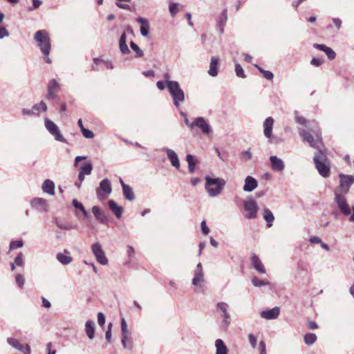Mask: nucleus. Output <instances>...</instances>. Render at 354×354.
Returning a JSON list of instances; mask_svg holds the SVG:
<instances>
[{"mask_svg":"<svg viewBox=\"0 0 354 354\" xmlns=\"http://www.w3.org/2000/svg\"><path fill=\"white\" fill-rule=\"evenodd\" d=\"M201 230L204 235H207L209 232V229L206 225V222L205 221L201 222Z\"/></svg>","mask_w":354,"mask_h":354,"instance_id":"680f3d73","label":"nucleus"},{"mask_svg":"<svg viewBox=\"0 0 354 354\" xmlns=\"http://www.w3.org/2000/svg\"><path fill=\"white\" fill-rule=\"evenodd\" d=\"M257 180L254 178L248 176L245 179L243 190L247 192H252L254 189L257 187Z\"/></svg>","mask_w":354,"mask_h":354,"instance_id":"b1692460","label":"nucleus"},{"mask_svg":"<svg viewBox=\"0 0 354 354\" xmlns=\"http://www.w3.org/2000/svg\"><path fill=\"white\" fill-rule=\"evenodd\" d=\"M15 280H16V283H17V285L20 288H22V286L24 284V281H25L24 277L21 274H18L15 277Z\"/></svg>","mask_w":354,"mask_h":354,"instance_id":"5fc2aeb1","label":"nucleus"},{"mask_svg":"<svg viewBox=\"0 0 354 354\" xmlns=\"http://www.w3.org/2000/svg\"><path fill=\"white\" fill-rule=\"evenodd\" d=\"M192 127H197L203 133L209 134L212 130L208 122L203 117L196 118L192 122Z\"/></svg>","mask_w":354,"mask_h":354,"instance_id":"f3484780","label":"nucleus"},{"mask_svg":"<svg viewBox=\"0 0 354 354\" xmlns=\"http://www.w3.org/2000/svg\"><path fill=\"white\" fill-rule=\"evenodd\" d=\"M127 37L125 32H123L119 39V46L122 54H128L130 50L127 45Z\"/></svg>","mask_w":354,"mask_h":354,"instance_id":"473e14b6","label":"nucleus"},{"mask_svg":"<svg viewBox=\"0 0 354 354\" xmlns=\"http://www.w3.org/2000/svg\"><path fill=\"white\" fill-rule=\"evenodd\" d=\"M108 205L111 211L115 214L116 218H120L123 213V207L119 206L113 200H109Z\"/></svg>","mask_w":354,"mask_h":354,"instance_id":"bb28decb","label":"nucleus"},{"mask_svg":"<svg viewBox=\"0 0 354 354\" xmlns=\"http://www.w3.org/2000/svg\"><path fill=\"white\" fill-rule=\"evenodd\" d=\"M335 198L334 201L336 203L337 207L340 212L344 216H349L351 214V207L348 203V201L345 197L346 194L339 192V190H335Z\"/></svg>","mask_w":354,"mask_h":354,"instance_id":"39448f33","label":"nucleus"},{"mask_svg":"<svg viewBox=\"0 0 354 354\" xmlns=\"http://www.w3.org/2000/svg\"><path fill=\"white\" fill-rule=\"evenodd\" d=\"M9 35V32L4 27H0V39Z\"/></svg>","mask_w":354,"mask_h":354,"instance_id":"0e129e2a","label":"nucleus"},{"mask_svg":"<svg viewBox=\"0 0 354 354\" xmlns=\"http://www.w3.org/2000/svg\"><path fill=\"white\" fill-rule=\"evenodd\" d=\"M216 306L223 313V320L221 323V327L226 329L230 324V315L227 311L229 306L225 302H218Z\"/></svg>","mask_w":354,"mask_h":354,"instance_id":"ddd939ff","label":"nucleus"},{"mask_svg":"<svg viewBox=\"0 0 354 354\" xmlns=\"http://www.w3.org/2000/svg\"><path fill=\"white\" fill-rule=\"evenodd\" d=\"M121 333H122V339L121 342L124 348L132 349L133 344L132 341L130 338H129V332L128 330L127 324L124 319V318H122L121 319Z\"/></svg>","mask_w":354,"mask_h":354,"instance_id":"1a4fd4ad","label":"nucleus"},{"mask_svg":"<svg viewBox=\"0 0 354 354\" xmlns=\"http://www.w3.org/2000/svg\"><path fill=\"white\" fill-rule=\"evenodd\" d=\"M72 204L75 208L80 209L85 217H88V213L80 202H79L77 199H73Z\"/></svg>","mask_w":354,"mask_h":354,"instance_id":"ea45409f","label":"nucleus"},{"mask_svg":"<svg viewBox=\"0 0 354 354\" xmlns=\"http://www.w3.org/2000/svg\"><path fill=\"white\" fill-rule=\"evenodd\" d=\"M15 263L18 266H21L24 264L22 254L20 252L15 259Z\"/></svg>","mask_w":354,"mask_h":354,"instance_id":"bf43d9fd","label":"nucleus"},{"mask_svg":"<svg viewBox=\"0 0 354 354\" xmlns=\"http://www.w3.org/2000/svg\"><path fill=\"white\" fill-rule=\"evenodd\" d=\"M272 169L274 171H281L284 169V163L283 160L277 156H270Z\"/></svg>","mask_w":354,"mask_h":354,"instance_id":"a878e982","label":"nucleus"},{"mask_svg":"<svg viewBox=\"0 0 354 354\" xmlns=\"http://www.w3.org/2000/svg\"><path fill=\"white\" fill-rule=\"evenodd\" d=\"M244 209L248 213L245 217L248 219L254 218L257 217L258 210V205L254 200H248L244 202Z\"/></svg>","mask_w":354,"mask_h":354,"instance_id":"4468645a","label":"nucleus"},{"mask_svg":"<svg viewBox=\"0 0 354 354\" xmlns=\"http://www.w3.org/2000/svg\"><path fill=\"white\" fill-rule=\"evenodd\" d=\"M30 204L33 209L39 212L47 213L49 211L48 201L43 198H33L31 199Z\"/></svg>","mask_w":354,"mask_h":354,"instance_id":"f8f14e48","label":"nucleus"},{"mask_svg":"<svg viewBox=\"0 0 354 354\" xmlns=\"http://www.w3.org/2000/svg\"><path fill=\"white\" fill-rule=\"evenodd\" d=\"M205 282L204 272L201 263H198L194 271V278L192 279V284L195 286H201Z\"/></svg>","mask_w":354,"mask_h":354,"instance_id":"dca6fc26","label":"nucleus"},{"mask_svg":"<svg viewBox=\"0 0 354 354\" xmlns=\"http://www.w3.org/2000/svg\"><path fill=\"white\" fill-rule=\"evenodd\" d=\"M59 86V83L55 79L50 80L48 85V93L46 95V98L48 100L55 99L56 97V93L57 92Z\"/></svg>","mask_w":354,"mask_h":354,"instance_id":"4be33fe9","label":"nucleus"},{"mask_svg":"<svg viewBox=\"0 0 354 354\" xmlns=\"http://www.w3.org/2000/svg\"><path fill=\"white\" fill-rule=\"evenodd\" d=\"M92 213L95 216V218L102 223L106 224L108 223V218L105 215L104 212L102 210L99 206H93L92 207Z\"/></svg>","mask_w":354,"mask_h":354,"instance_id":"5701e85b","label":"nucleus"},{"mask_svg":"<svg viewBox=\"0 0 354 354\" xmlns=\"http://www.w3.org/2000/svg\"><path fill=\"white\" fill-rule=\"evenodd\" d=\"M116 6L121 9L124 10H129L130 6L129 5L131 3V0H116Z\"/></svg>","mask_w":354,"mask_h":354,"instance_id":"79ce46f5","label":"nucleus"},{"mask_svg":"<svg viewBox=\"0 0 354 354\" xmlns=\"http://www.w3.org/2000/svg\"><path fill=\"white\" fill-rule=\"evenodd\" d=\"M308 327L309 329L315 330L318 328V325L316 322L310 320L308 322Z\"/></svg>","mask_w":354,"mask_h":354,"instance_id":"774afa93","label":"nucleus"},{"mask_svg":"<svg viewBox=\"0 0 354 354\" xmlns=\"http://www.w3.org/2000/svg\"><path fill=\"white\" fill-rule=\"evenodd\" d=\"M227 19V10H223L218 21V26L221 33L223 32V28Z\"/></svg>","mask_w":354,"mask_h":354,"instance_id":"e433bc0d","label":"nucleus"},{"mask_svg":"<svg viewBox=\"0 0 354 354\" xmlns=\"http://www.w3.org/2000/svg\"><path fill=\"white\" fill-rule=\"evenodd\" d=\"M296 120L298 123L305 125L308 132H312L317 138V140H322L321 130L316 121L306 120L304 118L301 116H296Z\"/></svg>","mask_w":354,"mask_h":354,"instance_id":"423d86ee","label":"nucleus"},{"mask_svg":"<svg viewBox=\"0 0 354 354\" xmlns=\"http://www.w3.org/2000/svg\"><path fill=\"white\" fill-rule=\"evenodd\" d=\"M236 74L238 77L244 78L245 77L243 68L239 64H236L235 66Z\"/></svg>","mask_w":354,"mask_h":354,"instance_id":"8fccbe9b","label":"nucleus"},{"mask_svg":"<svg viewBox=\"0 0 354 354\" xmlns=\"http://www.w3.org/2000/svg\"><path fill=\"white\" fill-rule=\"evenodd\" d=\"M258 70L263 74V77L268 80H272L274 77V75L271 71H266L260 66L255 65Z\"/></svg>","mask_w":354,"mask_h":354,"instance_id":"c03bdc74","label":"nucleus"},{"mask_svg":"<svg viewBox=\"0 0 354 354\" xmlns=\"http://www.w3.org/2000/svg\"><path fill=\"white\" fill-rule=\"evenodd\" d=\"M339 185L335 190H339L343 194H348L350 187L354 184V176L353 175L339 174Z\"/></svg>","mask_w":354,"mask_h":354,"instance_id":"6e6552de","label":"nucleus"},{"mask_svg":"<svg viewBox=\"0 0 354 354\" xmlns=\"http://www.w3.org/2000/svg\"><path fill=\"white\" fill-rule=\"evenodd\" d=\"M168 90L172 96L174 104L178 108L180 104L185 100L184 91L180 88L178 82H169Z\"/></svg>","mask_w":354,"mask_h":354,"instance_id":"20e7f679","label":"nucleus"},{"mask_svg":"<svg viewBox=\"0 0 354 354\" xmlns=\"http://www.w3.org/2000/svg\"><path fill=\"white\" fill-rule=\"evenodd\" d=\"M168 160H170L171 164L175 167L176 169H179L180 167V162L178 160V156H167Z\"/></svg>","mask_w":354,"mask_h":354,"instance_id":"09e8293b","label":"nucleus"},{"mask_svg":"<svg viewBox=\"0 0 354 354\" xmlns=\"http://www.w3.org/2000/svg\"><path fill=\"white\" fill-rule=\"evenodd\" d=\"M279 313L280 308L279 307H274L272 309L261 311V317L266 319H274L279 317Z\"/></svg>","mask_w":354,"mask_h":354,"instance_id":"aec40b11","label":"nucleus"},{"mask_svg":"<svg viewBox=\"0 0 354 354\" xmlns=\"http://www.w3.org/2000/svg\"><path fill=\"white\" fill-rule=\"evenodd\" d=\"M45 127L56 140L66 142V139L61 134L59 127L48 118L45 119Z\"/></svg>","mask_w":354,"mask_h":354,"instance_id":"9d476101","label":"nucleus"},{"mask_svg":"<svg viewBox=\"0 0 354 354\" xmlns=\"http://www.w3.org/2000/svg\"><path fill=\"white\" fill-rule=\"evenodd\" d=\"M188 162L189 171L192 173L194 171L195 165L197 162L196 156H186Z\"/></svg>","mask_w":354,"mask_h":354,"instance_id":"a19ab883","label":"nucleus"},{"mask_svg":"<svg viewBox=\"0 0 354 354\" xmlns=\"http://www.w3.org/2000/svg\"><path fill=\"white\" fill-rule=\"evenodd\" d=\"M130 46L133 51L136 53V57H142L144 55L143 51L139 48V46L133 41L130 42Z\"/></svg>","mask_w":354,"mask_h":354,"instance_id":"a18cd8bd","label":"nucleus"},{"mask_svg":"<svg viewBox=\"0 0 354 354\" xmlns=\"http://www.w3.org/2000/svg\"><path fill=\"white\" fill-rule=\"evenodd\" d=\"M41 189L44 193L53 196L55 195V183L51 180L46 179L42 184Z\"/></svg>","mask_w":354,"mask_h":354,"instance_id":"cd10ccee","label":"nucleus"},{"mask_svg":"<svg viewBox=\"0 0 354 354\" xmlns=\"http://www.w3.org/2000/svg\"><path fill=\"white\" fill-rule=\"evenodd\" d=\"M7 342L11 346L21 352H23L24 354H30V348L28 344L24 347L17 339L12 337L8 338Z\"/></svg>","mask_w":354,"mask_h":354,"instance_id":"6ab92c4d","label":"nucleus"},{"mask_svg":"<svg viewBox=\"0 0 354 354\" xmlns=\"http://www.w3.org/2000/svg\"><path fill=\"white\" fill-rule=\"evenodd\" d=\"M250 261L252 267L259 273H266V269L260 259L254 253L251 254Z\"/></svg>","mask_w":354,"mask_h":354,"instance_id":"412c9836","label":"nucleus"},{"mask_svg":"<svg viewBox=\"0 0 354 354\" xmlns=\"http://www.w3.org/2000/svg\"><path fill=\"white\" fill-rule=\"evenodd\" d=\"M274 124V119L272 117L267 118L263 122V133L264 136L269 139L270 142H274V136L272 131Z\"/></svg>","mask_w":354,"mask_h":354,"instance_id":"a211bd4d","label":"nucleus"},{"mask_svg":"<svg viewBox=\"0 0 354 354\" xmlns=\"http://www.w3.org/2000/svg\"><path fill=\"white\" fill-rule=\"evenodd\" d=\"M225 185V181L219 178L205 177V189L210 197L219 195Z\"/></svg>","mask_w":354,"mask_h":354,"instance_id":"f03ea898","label":"nucleus"},{"mask_svg":"<svg viewBox=\"0 0 354 354\" xmlns=\"http://www.w3.org/2000/svg\"><path fill=\"white\" fill-rule=\"evenodd\" d=\"M111 192L112 187L110 180L108 178H104L100 183V186L96 189L97 198L100 201H103L108 198Z\"/></svg>","mask_w":354,"mask_h":354,"instance_id":"0eeeda50","label":"nucleus"},{"mask_svg":"<svg viewBox=\"0 0 354 354\" xmlns=\"http://www.w3.org/2000/svg\"><path fill=\"white\" fill-rule=\"evenodd\" d=\"M55 225L62 230H71L77 229V225H74L71 223L65 222L62 221L61 218H56L55 219Z\"/></svg>","mask_w":354,"mask_h":354,"instance_id":"c756f323","label":"nucleus"},{"mask_svg":"<svg viewBox=\"0 0 354 354\" xmlns=\"http://www.w3.org/2000/svg\"><path fill=\"white\" fill-rule=\"evenodd\" d=\"M24 242L22 240H17V241H12L10 243V250H13L17 248H20L23 247Z\"/></svg>","mask_w":354,"mask_h":354,"instance_id":"49530a36","label":"nucleus"},{"mask_svg":"<svg viewBox=\"0 0 354 354\" xmlns=\"http://www.w3.org/2000/svg\"><path fill=\"white\" fill-rule=\"evenodd\" d=\"M97 322L100 326H103L105 324V316L104 313L100 312L97 313Z\"/></svg>","mask_w":354,"mask_h":354,"instance_id":"6e6d98bb","label":"nucleus"},{"mask_svg":"<svg viewBox=\"0 0 354 354\" xmlns=\"http://www.w3.org/2000/svg\"><path fill=\"white\" fill-rule=\"evenodd\" d=\"M263 218L267 222V226L270 227L273 225V221L274 220V216L272 212L268 208H265L263 212Z\"/></svg>","mask_w":354,"mask_h":354,"instance_id":"72a5a7b5","label":"nucleus"},{"mask_svg":"<svg viewBox=\"0 0 354 354\" xmlns=\"http://www.w3.org/2000/svg\"><path fill=\"white\" fill-rule=\"evenodd\" d=\"M317 340V336L314 333H307L304 336V342L308 346L313 345Z\"/></svg>","mask_w":354,"mask_h":354,"instance_id":"4c0bfd02","label":"nucleus"},{"mask_svg":"<svg viewBox=\"0 0 354 354\" xmlns=\"http://www.w3.org/2000/svg\"><path fill=\"white\" fill-rule=\"evenodd\" d=\"M218 59L216 57L211 58L208 74L212 77H216L218 75Z\"/></svg>","mask_w":354,"mask_h":354,"instance_id":"7c9ffc66","label":"nucleus"},{"mask_svg":"<svg viewBox=\"0 0 354 354\" xmlns=\"http://www.w3.org/2000/svg\"><path fill=\"white\" fill-rule=\"evenodd\" d=\"M311 64L315 66H320L323 64V61L318 58H313L311 62Z\"/></svg>","mask_w":354,"mask_h":354,"instance_id":"69168bd1","label":"nucleus"},{"mask_svg":"<svg viewBox=\"0 0 354 354\" xmlns=\"http://www.w3.org/2000/svg\"><path fill=\"white\" fill-rule=\"evenodd\" d=\"M111 328H112V323H109L107 327V330L105 333V338L108 342H110L111 340Z\"/></svg>","mask_w":354,"mask_h":354,"instance_id":"864d4df0","label":"nucleus"},{"mask_svg":"<svg viewBox=\"0 0 354 354\" xmlns=\"http://www.w3.org/2000/svg\"><path fill=\"white\" fill-rule=\"evenodd\" d=\"M32 108L35 112V114H37L41 111H46L47 109V106L43 101H41L39 104H35Z\"/></svg>","mask_w":354,"mask_h":354,"instance_id":"37998d69","label":"nucleus"},{"mask_svg":"<svg viewBox=\"0 0 354 354\" xmlns=\"http://www.w3.org/2000/svg\"><path fill=\"white\" fill-rule=\"evenodd\" d=\"M309 241L313 244H318V243H322L321 239L316 236L310 237Z\"/></svg>","mask_w":354,"mask_h":354,"instance_id":"338daca9","label":"nucleus"},{"mask_svg":"<svg viewBox=\"0 0 354 354\" xmlns=\"http://www.w3.org/2000/svg\"><path fill=\"white\" fill-rule=\"evenodd\" d=\"M216 354H227V348L224 344L223 341L218 339L215 342Z\"/></svg>","mask_w":354,"mask_h":354,"instance_id":"f704fd0d","label":"nucleus"},{"mask_svg":"<svg viewBox=\"0 0 354 354\" xmlns=\"http://www.w3.org/2000/svg\"><path fill=\"white\" fill-rule=\"evenodd\" d=\"M248 339L251 346L254 348L257 346V338L252 334H250Z\"/></svg>","mask_w":354,"mask_h":354,"instance_id":"e2e57ef3","label":"nucleus"},{"mask_svg":"<svg viewBox=\"0 0 354 354\" xmlns=\"http://www.w3.org/2000/svg\"><path fill=\"white\" fill-rule=\"evenodd\" d=\"M41 5V1L40 0H32V6L28 8L29 11H32L38 8Z\"/></svg>","mask_w":354,"mask_h":354,"instance_id":"13d9d810","label":"nucleus"},{"mask_svg":"<svg viewBox=\"0 0 354 354\" xmlns=\"http://www.w3.org/2000/svg\"><path fill=\"white\" fill-rule=\"evenodd\" d=\"M34 39L40 48L45 62L50 64L51 59L49 58V54L51 44L48 32L46 30H38L35 33Z\"/></svg>","mask_w":354,"mask_h":354,"instance_id":"f257e3e1","label":"nucleus"},{"mask_svg":"<svg viewBox=\"0 0 354 354\" xmlns=\"http://www.w3.org/2000/svg\"><path fill=\"white\" fill-rule=\"evenodd\" d=\"M81 131H82L83 136L86 138H93L94 137V133L91 131H90L86 128H84Z\"/></svg>","mask_w":354,"mask_h":354,"instance_id":"4d7b16f0","label":"nucleus"},{"mask_svg":"<svg viewBox=\"0 0 354 354\" xmlns=\"http://www.w3.org/2000/svg\"><path fill=\"white\" fill-rule=\"evenodd\" d=\"M95 325L92 320H88L85 324V331L90 339H93L95 335Z\"/></svg>","mask_w":354,"mask_h":354,"instance_id":"2f4dec72","label":"nucleus"},{"mask_svg":"<svg viewBox=\"0 0 354 354\" xmlns=\"http://www.w3.org/2000/svg\"><path fill=\"white\" fill-rule=\"evenodd\" d=\"M69 254L70 252L67 250H64V253H57L56 258L60 263L66 266L70 264L73 261V258Z\"/></svg>","mask_w":354,"mask_h":354,"instance_id":"393cba45","label":"nucleus"},{"mask_svg":"<svg viewBox=\"0 0 354 354\" xmlns=\"http://www.w3.org/2000/svg\"><path fill=\"white\" fill-rule=\"evenodd\" d=\"M325 53L328 56V59L330 60L334 59L336 56V53H335V51L329 47H328L327 49L325 50Z\"/></svg>","mask_w":354,"mask_h":354,"instance_id":"603ef678","label":"nucleus"},{"mask_svg":"<svg viewBox=\"0 0 354 354\" xmlns=\"http://www.w3.org/2000/svg\"><path fill=\"white\" fill-rule=\"evenodd\" d=\"M21 113L24 116H26V115L32 116V115H35V112L34 111L32 107L31 109H23L21 111Z\"/></svg>","mask_w":354,"mask_h":354,"instance_id":"052dcab7","label":"nucleus"},{"mask_svg":"<svg viewBox=\"0 0 354 354\" xmlns=\"http://www.w3.org/2000/svg\"><path fill=\"white\" fill-rule=\"evenodd\" d=\"M252 284L256 287H261L269 284V282H266L263 280L259 279L257 277H254L252 279Z\"/></svg>","mask_w":354,"mask_h":354,"instance_id":"de8ad7c7","label":"nucleus"},{"mask_svg":"<svg viewBox=\"0 0 354 354\" xmlns=\"http://www.w3.org/2000/svg\"><path fill=\"white\" fill-rule=\"evenodd\" d=\"M299 135L302 138L304 141L307 142L310 147H319V145L322 140H317L316 136H313L310 132L306 129L299 130Z\"/></svg>","mask_w":354,"mask_h":354,"instance_id":"2eb2a0df","label":"nucleus"},{"mask_svg":"<svg viewBox=\"0 0 354 354\" xmlns=\"http://www.w3.org/2000/svg\"><path fill=\"white\" fill-rule=\"evenodd\" d=\"M91 250L99 263L103 266L108 263V259L106 258L100 243L96 242L93 243L91 246Z\"/></svg>","mask_w":354,"mask_h":354,"instance_id":"9b49d317","label":"nucleus"},{"mask_svg":"<svg viewBox=\"0 0 354 354\" xmlns=\"http://www.w3.org/2000/svg\"><path fill=\"white\" fill-rule=\"evenodd\" d=\"M92 168L93 166L90 162H85L83 163V165L80 167V171L84 174L89 175L91 173Z\"/></svg>","mask_w":354,"mask_h":354,"instance_id":"58836bf2","label":"nucleus"},{"mask_svg":"<svg viewBox=\"0 0 354 354\" xmlns=\"http://www.w3.org/2000/svg\"><path fill=\"white\" fill-rule=\"evenodd\" d=\"M122 192L123 195L127 200L132 201L135 199L134 192L129 185L123 186Z\"/></svg>","mask_w":354,"mask_h":354,"instance_id":"c9c22d12","label":"nucleus"},{"mask_svg":"<svg viewBox=\"0 0 354 354\" xmlns=\"http://www.w3.org/2000/svg\"><path fill=\"white\" fill-rule=\"evenodd\" d=\"M136 20L142 25L140 26V34L142 36L148 37L149 33V23L148 19L142 17H138Z\"/></svg>","mask_w":354,"mask_h":354,"instance_id":"c85d7f7f","label":"nucleus"},{"mask_svg":"<svg viewBox=\"0 0 354 354\" xmlns=\"http://www.w3.org/2000/svg\"><path fill=\"white\" fill-rule=\"evenodd\" d=\"M169 12L171 16H175L176 13L179 11L178 5L176 3H171L169 7Z\"/></svg>","mask_w":354,"mask_h":354,"instance_id":"3c124183","label":"nucleus"},{"mask_svg":"<svg viewBox=\"0 0 354 354\" xmlns=\"http://www.w3.org/2000/svg\"><path fill=\"white\" fill-rule=\"evenodd\" d=\"M315 167L319 175L328 178L330 173V163L326 156H314Z\"/></svg>","mask_w":354,"mask_h":354,"instance_id":"7ed1b4c3","label":"nucleus"}]
</instances>
